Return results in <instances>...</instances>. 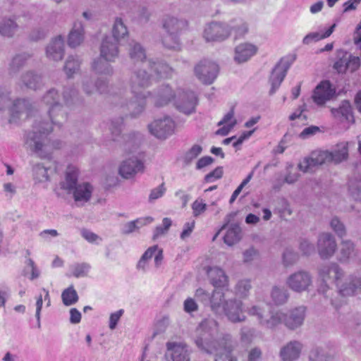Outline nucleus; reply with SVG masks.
<instances>
[{
  "label": "nucleus",
  "mask_w": 361,
  "mask_h": 361,
  "mask_svg": "<svg viewBox=\"0 0 361 361\" xmlns=\"http://www.w3.org/2000/svg\"><path fill=\"white\" fill-rule=\"evenodd\" d=\"M43 102L49 106L48 111L49 120L48 121H39L33 127V131L30 139L34 142L35 152L42 158L50 156L53 150L59 149L61 142L59 140L51 142L48 139V134L52 130V126H61L67 120V114L60 103V95L54 88L48 90L42 98Z\"/></svg>",
  "instance_id": "f257e3e1"
},
{
  "label": "nucleus",
  "mask_w": 361,
  "mask_h": 361,
  "mask_svg": "<svg viewBox=\"0 0 361 361\" xmlns=\"http://www.w3.org/2000/svg\"><path fill=\"white\" fill-rule=\"evenodd\" d=\"M219 324L212 318L203 319L196 328L194 343L202 353L213 355L214 361H238L232 354L234 347L228 334L218 336Z\"/></svg>",
  "instance_id": "f03ea898"
},
{
  "label": "nucleus",
  "mask_w": 361,
  "mask_h": 361,
  "mask_svg": "<svg viewBox=\"0 0 361 361\" xmlns=\"http://www.w3.org/2000/svg\"><path fill=\"white\" fill-rule=\"evenodd\" d=\"M152 85V75L145 68H137L133 71L129 85L134 100L128 102L123 94L114 97L113 102L121 109V112L132 118L137 117L145 109V99L151 96V92L145 89Z\"/></svg>",
  "instance_id": "7ed1b4c3"
},
{
  "label": "nucleus",
  "mask_w": 361,
  "mask_h": 361,
  "mask_svg": "<svg viewBox=\"0 0 361 361\" xmlns=\"http://www.w3.org/2000/svg\"><path fill=\"white\" fill-rule=\"evenodd\" d=\"M319 276L326 286L335 284L339 288V293L343 296L352 295L357 289H361V278H350L348 282L339 286L343 273L336 263H330L321 267Z\"/></svg>",
  "instance_id": "20e7f679"
},
{
  "label": "nucleus",
  "mask_w": 361,
  "mask_h": 361,
  "mask_svg": "<svg viewBox=\"0 0 361 361\" xmlns=\"http://www.w3.org/2000/svg\"><path fill=\"white\" fill-rule=\"evenodd\" d=\"M79 170L74 165H68L65 179L60 183L61 189L66 190L68 194H72L74 200L80 204L87 202L92 197L93 187L87 182L78 183Z\"/></svg>",
  "instance_id": "39448f33"
},
{
  "label": "nucleus",
  "mask_w": 361,
  "mask_h": 361,
  "mask_svg": "<svg viewBox=\"0 0 361 361\" xmlns=\"http://www.w3.org/2000/svg\"><path fill=\"white\" fill-rule=\"evenodd\" d=\"M188 26V22L182 18L167 16L163 20V27L166 34L162 39L163 45L169 49H180L179 35Z\"/></svg>",
  "instance_id": "423d86ee"
},
{
  "label": "nucleus",
  "mask_w": 361,
  "mask_h": 361,
  "mask_svg": "<svg viewBox=\"0 0 361 361\" xmlns=\"http://www.w3.org/2000/svg\"><path fill=\"white\" fill-rule=\"evenodd\" d=\"M312 276L305 270L295 271L290 274L286 280L287 287L297 293L308 292L312 286Z\"/></svg>",
  "instance_id": "0eeeda50"
},
{
  "label": "nucleus",
  "mask_w": 361,
  "mask_h": 361,
  "mask_svg": "<svg viewBox=\"0 0 361 361\" xmlns=\"http://www.w3.org/2000/svg\"><path fill=\"white\" fill-rule=\"evenodd\" d=\"M203 38L207 42H221L229 38L228 23L212 21L206 25L203 31Z\"/></svg>",
  "instance_id": "6e6552de"
},
{
  "label": "nucleus",
  "mask_w": 361,
  "mask_h": 361,
  "mask_svg": "<svg viewBox=\"0 0 361 361\" xmlns=\"http://www.w3.org/2000/svg\"><path fill=\"white\" fill-rule=\"evenodd\" d=\"M223 311L227 319L232 323L244 322L247 319L244 303L237 298L226 300L223 306Z\"/></svg>",
  "instance_id": "1a4fd4ad"
},
{
  "label": "nucleus",
  "mask_w": 361,
  "mask_h": 361,
  "mask_svg": "<svg viewBox=\"0 0 361 361\" xmlns=\"http://www.w3.org/2000/svg\"><path fill=\"white\" fill-rule=\"evenodd\" d=\"M197 99L194 92L178 90L174 104L180 112L189 115L195 111Z\"/></svg>",
  "instance_id": "9d476101"
},
{
  "label": "nucleus",
  "mask_w": 361,
  "mask_h": 361,
  "mask_svg": "<svg viewBox=\"0 0 361 361\" xmlns=\"http://www.w3.org/2000/svg\"><path fill=\"white\" fill-rule=\"evenodd\" d=\"M219 70V66L215 62L203 60L195 67V73L202 82L210 85L216 78Z\"/></svg>",
  "instance_id": "9b49d317"
},
{
  "label": "nucleus",
  "mask_w": 361,
  "mask_h": 361,
  "mask_svg": "<svg viewBox=\"0 0 361 361\" xmlns=\"http://www.w3.org/2000/svg\"><path fill=\"white\" fill-rule=\"evenodd\" d=\"M174 128L175 123L169 116L155 119L148 125L151 134L159 139H166L171 135Z\"/></svg>",
  "instance_id": "f8f14e48"
},
{
  "label": "nucleus",
  "mask_w": 361,
  "mask_h": 361,
  "mask_svg": "<svg viewBox=\"0 0 361 361\" xmlns=\"http://www.w3.org/2000/svg\"><path fill=\"white\" fill-rule=\"evenodd\" d=\"M191 350L184 342L166 343V358L167 361H190Z\"/></svg>",
  "instance_id": "ddd939ff"
},
{
  "label": "nucleus",
  "mask_w": 361,
  "mask_h": 361,
  "mask_svg": "<svg viewBox=\"0 0 361 361\" xmlns=\"http://www.w3.org/2000/svg\"><path fill=\"white\" fill-rule=\"evenodd\" d=\"M145 164L137 156H132L123 160L118 168L119 175L125 179L133 178L137 173H142Z\"/></svg>",
  "instance_id": "4468645a"
},
{
  "label": "nucleus",
  "mask_w": 361,
  "mask_h": 361,
  "mask_svg": "<svg viewBox=\"0 0 361 361\" xmlns=\"http://www.w3.org/2000/svg\"><path fill=\"white\" fill-rule=\"evenodd\" d=\"M337 249L334 236L329 233L319 234L317 239V251L322 259L331 258Z\"/></svg>",
  "instance_id": "2eb2a0df"
},
{
  "label": "nucleus",
  "mask_w": 361,
  "mask_h": 361,
  "mask_svg": "<svg viewBox=\"0 0 361 361\" xmlns=\"http://www.w3.org/2000/svg\"><path fill=\"white\" fill-rule=\"evenodd\" d=\"M306 307L300 305L290 310L285 313V326L290 330L300 327L306 317Z\"/></svg>",
  "instance_id": "dca6fc26"
},
{
  "label": "nucleus",
  "mask_w": 361,
  "mask_h": 361,
  "mask_svg": "<svg viewBox=\"0 0 361 361\" xmlns=\"http://www.w3.org/2000/svg\"><path fill=\"white\" fill-rule=\"evenodd\" d=\"M336 94V90L331 87L329 81H322L314 89L312 95L314 102L318 105H323L331 99Z\"/></svg>",
  "instance_id": "f3484780"
},
{
  "label": "nucleus",
  "mask_w": 361,
  "mask_h": 361,
  "mask_svg": "<svg viewBox=\"0 0 361 361\" xmlns=\"http://www.w3.org/2000/svg\"><path fill=\"white\" fill-rule=\"evenodd\" d=\"M289 66V64L283 60L280 61L275 66L269 78V82L271 84L269 94H274L279 88L281 82L286 75Z\"/></svg>",
  "instance_id": "a211bd4d"
},
{
  "label": "nucleus",
  "mask_w": 361,
  "mask_h": 361,
  "mask_svg": "<svg viewBox=\"0 0 361 361\" xmlns=\"http://www.w3.org/2000/svg\"><path fill=\"white\" fill-rule=\"evenodd\" d=\"M119 54L118 42L111 36H106L100 45V56L109 61H114Z\"/></svg>",
  "instance_id": "6ab92c4d"
},
{
  "label": "nucleus",
  "mask_w": 361,
  "mask_h": 361,
  "mask_svg": "<svg viewBox=\"0 0 361 361\" xmlns=\"http://www.w3.org/2000/svg\"><path fill=\"white\" fill-rule=\"evenodd\" d=\"M302 348L300 341H290L281 348L279 356L283 361H294L300 357Z\"/></svg>",
  "instance_id": "aec40b11"
},
{
  "label": "nucleus",
  "mask_w": 361,
  "mask_h": 361,
  "mask_svg": "<svg viewBox=\"0 0 361 361\" xmlns=\"http://www.w3.org/2000/svg\"><path fill=\"white\" fill-rule=\"evenodd\" d=\"M126 50L129 59L135 65L142 63L147 59L145 47L135 40L132 39L128 43Z\"/></svg>",
  "instance_id": "412c9836"
},
{
  "label": "nucleus",
  "mask_w": 361,
  "mask_h": 361,
  "mask_svg": "<svg viewBox=\"0 0 361 361\" xmlns=\"http://www.w3.org/2000/svg\"><path fill=\"white\" fill-rule=\"evenodd\" d=\"M204 269L212 286L214 287H226L228 286V276L221 268L216 266H208L204 267Z\"/></svg>",
  "instance_id": "4be33fe9"
},
{
  "label": "nucleus",
  "mask_w": 361,
  "mask_h": 361,
  "mask_svg": "<svg viewBox=\"0 0 361 361\" xmlns=\"http://www.w3.org/2000/svg\"><path fill=\"white\" fill-rule=\"evenodd\" d=\"M47 57L52 61L62 60L64 56V40L61 36L53 39L46 48Z\"/></svg>",
  "instance_id": "5701e85b"
},
{
  "label": "nucleus",
  "mask_w": 361,
  "mask_h": 361,
  "mask_svg": "<svg viewBox=\"0 0 361 361\" xmlns=\"http://www.w3.org/2000/svg\"><path fill=\"white\" fill-rule=\"evenodd\" d=\"M257 51L255 45L250 43H241L235 48L234 60L238 63L247 61Z\"/></svg>",
  "instance_id": "b1692460"
},
{
  "label": "nucleus",
  "mask_w": 361,
  "mask_h": 361,
  "mask_svg": "<svg viewBox=\"0 0 361 361\" xmlns=\"http://www.w3.org/2000/svg\"><path fill=\"white\" fill-rule=\"evenodd\" d=\"M82 87L84 92L87 95H92L95 92L99 94L105 93L108 88V82L106 80L99 78L94 82L90 78H85L82 80Z\"/></svg>",
  "instance_id": "393cba45"
},
{
  "label": "nucleus",
  "mask_w": 361,
  "mask_h": 361,
  "mask_svg": "<svg viewBox=\"0 0 361 361\" xmlns=\"http://www.w3.org/2000/svg\"><path fill=\"white\" fill-rule=\"evenodd\" d=\"M176 92H173L168 85L161 86L155 93L154 102L157 106H164L172 99L175 100Z\"/></svg>",
  "instance_id": "a878e982"
},
{
  "label": "nucleus",
  "mask_w": 361,
  "mask_h": 361,
  "mask_svg": "<svg viewBox=\"0 0 361 361\" xmlns=\"http://www.w3.org/2000/svg\"><path fill=\"white\" fill-rule=\"evenodd\" d=\"M332 115L341 121H346L348 123H354V118L352 113V106L347 100H343L338 108L331 109Z\"/></svg>",
  "instance_id": "bb28decb"
},
{
  "label": "nucleus",
  "mask_w": 361,
  "mask_h": 361,
  "mask_svg": "<svg viewBox=\"0 0 361 361\" xmlns=\"http://www.w3.org/2000/svg\"><path fill=\"white\" fill-rule=\"evenodd\" d=\"M358 251L355 249L353 242L349 240L341 242V247L339 253V260L341 262H348L355 259L357 257Z\"/></svg>",
  "instance_id": "cd10ccee"
},
{
  "label": "nucleus",
  "mask_w": 361,
  "mask_h": 361,
  "mask_svg": "<svg viewBox=\"0 0 361 361\" xmlns=\"http://www.w3.org/2000/svg\"><path fill=\"white\" fill-rule=\"evenodd\" d=\"M147 66L159 78H169L173 72V69L162 61H155L150 59L147 62Z\"/></svg>",
  "instance_id": "c85d7f7f"
},
{
  "label": "nucleus",
  "mask_w": 361,
  "mask_h": 361,
  "mask_svg": "<svg viewBox=\"0 0 361 361\" xmlns=\"http://www.w3.org/2000/svg\"><path fill=\"white\" fill-rule=\"evenodd\" d=\"M84 39L83 26L80 21L75 22L68 35V44L71 47L79 46Z\"/></svg>",
  "instance_id": "c756f323"
},
{
  "label": "nucleus",
  "mask_w": 361,
  "mask_h": 361,
  "mask_svg": "<svg viewBox=\"0 0 361 361\" xmlns=\"http://www.w3.org/2000/svg\"><path fill=\"white\" fill-rule=\"evenodd\" d=\"M109 62L106 59L100 56L94 60L92 68L97 74L110 76L113 75L114 69Z\"/></svg>",
  "instance_id": "7c9ffc66"
},
{
  "label": "nucleus",
  "mask_w": 361,
  "mask_h": 361,
  "mask_svg": "<svg viewBox=\"0 0 361 361\" xmlns=\"http://www.w3.org/2000/svg\"><path fill=\"white\" fill-rule=\"evenodd\" d=\"M229 27V37L232 32H234L235 38L243 37L248 32V25L242 19H233L228 22Z\"/></svg>",
  "instance_id": "2f4dec72"
},
{
  "label": "nucleus",
  "mask_w": 361,
  "mask_h": 361,
  "mask_svg": "<svg viewBox=\"0 0 361 361\" xmlns=\"http://www.w3.org/2000/svg\"><path fill=\"white\" fill-rule=\"evenodd\" d=\"M290 297L288 290L284 287L275 286L271 291V298L276 305H283L286 304Z\"/></svg>",
  "instance_id": "473e14b6"
},
{
  "label": "nucleus",
  "mask_w": 361,
  "mask_h": 361,
  "mask_svg": "<svg viewBox=\"0 0 361 361\" xmlns=\"http://www.w3.org/2000/svg\"><path fill=\"white\" fill-rule=\"evenodd\" d=\"M281 324L285 325V312L277 310L271 312L270 317L262 322V326L267 329H274Z\"/></svg>",
  "instance_id": "72a5a7b5"
},
{
  "label": "nucleus",
  "mask_w": 361,
  "mask_h": 361,
  "mask_svg": "<svg viewBox=\"0 0 361 361\" xmlns=\"http://www.w3.org/2000/svg\"><path fill=\"white\" fill-rule=\"evenodd\" d=\"M241 238V228L237 224H232L224 236V243L228 246L237 243Z\"/></svg>",
  "instance_id": "f704fd0d"
},
{
  "label": "nucleus",
  "mask_w": 361,
  "mask_h": 361,
  "mask_svg": "<svg viewBox=\"0 0 361 361\" xmlns=\"http://www.w3.org/2000/svg\"><path fill=\"white\" fill-rule=\"evenodd\" d=\"M331 155L329 160L330 162L340 163L345 160L348 157V143L341 142L336 145V147L331 152H329Z\"/></svg>",
  "instance_id": "c9c22d12"
},
{
  "label": "nucleus",
  "mask_w": 361,
  "mask_h": 361,
  "mask_svg": "<svg viewBox=\"0 0 361 361\" xmlns=\"http://www.w3.org/2000/svg\"><path fill=\"white\" fill-rule=\"evenodd\" d=\"M25 264L24 276L31 281L38 279L41 276V270L36 263L29 258L25 260Z\"/></svg>",
  "instance_id": "e433bc0d"
},
{
  "label": "nucleus",
  "mask_w": 361,
  "mask_h": 361,
  "mask_svg": "<svg viewBox=\"0 0 361 361\" xmlns=\"http://www.w3.org/2000/svg\"><path fill=\"white\" fill-rule=\"evenodd\" d=\"M152 221L153 218L151 216H147L143 219H137L135 221H129L123 226L122 228V233L130 234L140 227L150 224Z\"/></svg>",
  "instance_id": "4c0bfd02"
},
{
  "label": "nucleus",
  "mask_w": 361,
  "mask_h": 361,
  "mask_svg": "<svg viewBox=\"0 0 361 361\" xmlns=\"http://www.w3.org/2000/svg\"><path fill=\"white\" fill-rule=\"evenodd\" d=\"M80 59L77 56H69L67 58L63 70L68 78H70L78 73L80 69Z\"/></svg>",
  "instance_id": "58836bf2"
},
{
  "label": "nucleus",
  "mask_w": 361,
  "mask_h": 361,
  "mask_svg": "<svg viewBox=\"0 0 361 361\" xmlns=\"http://www.w3.org/2000/svg\"><path fill=\"white\" fill-rule=\"evenodd\" d=\"M158 246L154 245L149 247L141 256L140 259L137 263L136 269L139 271L145 272L147 270L149 262L154 256L155 252L157 250Z\"/></svg>",
  "instance_id": "ea45409f"
},
{
  "label": "nucleus",
  "mask_w": 361,
  "mask_h": 361,
  "mask_svg": "<svg viewBox=\"0 0 361 361\" xmlns=\"http://www.w3.org/2000/svg\"><path fill=\"white\" fill-rule=\"evenodd\" d=\"M128 34V28L123 20L121 18H116L112 27L113 36L111 37L115 39L116 41L119 42L120 39H123Z\"/></svg>",
  "instance_id": "a19ab883"
},
{
  "label": "nucleus",
  "mask_w": 361,
  "mask_h": 361,
  "mask_svg": "<svg viewBox=\"0 0 361 361\" xmlns=\"http://www.w3.org/2000/svg\"><path fill=\"white\" fill-rule=\"evenodd\" d=\"M209 302L212 311L218 313L221 307L224 305L225 300L224 293L220 290H214L212 295L209 296Z\"/></svg>",
  "instance_id": "79ce46f5"
},
{
  "label": "nucleus",
  "mask_w": 361,
  "mask_h": 361,
  "mask_svg": "<svg viewBox=\"0 0 361 361\" xmlns=\"http://www.w3.org/2000/svg\"><path fill=\"white\" fill-rule=\"evenodd\" d=\"M336 26V24H333L324 32H315L309 33L303 38V44H309L312 42H317L329 37L333 33Z\"/></svg>",
  "instance_id": "37998d69"
},
{
  "label": "nucleus",
  "mask_w": 361,
  "mask_h": 361,
  "mask_svg": "<svg viewBox=\"0 0 361 361\" xmlns=\"http://www.w3.org/2000/svg\"><path fill=\"white\" fill-rule=\"evenodd\" d=\"M330 156L329 151L317 150L312 152L309 157L313 166H317L330 162Z\"/></svg>",
  "instance_id": "c03bdc74"
},
{
  "label": "nucleus",
  "mask_w": 361,
  "mask_h": 361,
  "mask_svg": "<svg viewBox=\"0 0 361 361\" xmlns=\"http://www.w3.org/2000/svg\"><path fill=\"white\" fill-rule=\"evenodd\" d=\"M350 196L357 202H361V178H353L348 182Z\"/></svg>",
  "instance_id": "a18cd8bd"
},
{
  "label": "nucleus",
  "mask_w": 361,
  "mask_h": 361,
  "mask_svg": "<svg viewBox=\"0 0 361 361\" xmlns=\"http://www.w3.org/2000/svg\"><path fill=\"white\" fill-rule=\"evenodd\" d=\"M61 299L64 305L71 306L78 301L79 297L73 286H71L62 292Z\"/></svg>",
  "instance_id": "49530a36"
},
{
  "label": "nucleus",
  "mask_w": 361,
  "mask_h": 361,
  "mask_svg": "<svg viewBox=\"0 0 361 361\" xmlns=\"http://www.w3.org/2000/svg\"><path fill=\"white\" fill-rule=\"evenodd\" d=\"M17 30L16 23L11 19H4L0 22V35L4 37H12Z\"/></svg>",
  "instance_id": "de8ad7c7"
},
{
  "label": "nucleus",
  "mask_w": 361,
  "mask_h": 361,
  "mask_svg": "<svg viewBox=\"0 0 361 361\" xmlns=\"http://www.w3.org/2000/svg\"><path fill=\"white\" fill-rule=\"evenodd\" d=\"M63 95L65 103L68 106L80 102L78 91L73 86L66 87Z\"/></svg>",
  "instance_id": "09e8293b"
},
{
  "label": "nucleus",
  "mask_w": 361,
  "mask_h": 361,
  "mask_svg": "<svg viewBox=\"0 0 361 361\" xmlns=\"http://www.w3.org/2000/svg\"><path fill=\"white\" fill-rule=\"evenodd\" d=\"M251 288L252 285L250 280H240L235 286V294L241 298H246L248 296Z\"/></svg>",
  "instance_id": "8fccbe9b"
},
{
  "label": "nucleus",
  "mask_w": 361,
  "mask_h": 361,
  "mask_svg": "<svg viewBox=\"0 0 361 361\" xmlns=\"http://www.w3.org/2000/svg\"><path fill=\"white\" fill-rule=\"evenodd\" d=\"M24 85L28 88L36 90L42 85V78L33 72H27L24 75Z\"/></svg>",
  "instance_id": "3c124183"
},
{
  "label": "nucleus",
  "mask_w": 361,
  "mask_h": 361,
  "mask_svg": "<svg viewBox=\"0 0 361 361\" xmlns=\"http://www.w3.org/2000/svg\"><path fill=\"white\" fill-rule=\"evenodd\" d=\"M49 171H50V167L37 164L33 169L35 178L39 182L48 181L49 180Z\"/></svg>",
  "instance_id": "603ef678"
},
{
  "label": "nucleus",
  "mask_w": 361,
  "mask_h": 361,
  "mask_svg": "<svg viewBox=\"0 0 361 361\" xmlns=\"http://www.w3.org/2000/svg\"><path fill=\"white\" fill-rule=\"evenodd\" d=\"M247 314L252 317H256L259 325L264 321V315L266 313L264 306L261 304L252 305L246 309Z\"/></svg>",
  "instance_id": "864d4df0"
},
{
  "label": "nucleus",
  "mask_w": 361,
  "mask_h": 361,
  "mask_svg": "<svg viewBox=\"0 0 361 361\" xmlns=\"http://www.w3.org/2000/svg\"><path fill=\"white\" fill-rule=\"evenodd\" d=\"M133 18L140 22H147L151 16V12L145 6H137L131 11Z\"/></svg>",
  "instance_id": "5fc2aeb1"
},
{
  "label": "nucleus",
  "mask_w": 361,
  "mask_h": 361,
  "mask_svg": "<svg viewBox=\"0 0 361 361\" xmlns=\"http://www.w3.org/2000/svg\"><path fill=\"white\" fill-rule=\"evenodd\" d=\"M202 152V147L200 145H193L183 155L182 159L185 165L190 164Z\"/></svg>",
  "instance_id": "6e6d98bb"
},
{
  "label": "nucleus",
  "mask_w": 361,
  "mask_h": 361,
  "mask_svg": "<svg viewBox=\"0 0 361 361\" xmlns=\"http://www.w3.org/2000/svg\"><path fill=\"white\" fill-rule=\"evenodd\" d=\"M256 329L247 326H242L240 329V341L244 344H250L255 338Z\"/></svg>",
  "instance_id": "4d7b16f0"
},
{
  "label": "nucleus",
  "mask_w": 361,
  "mask_h": 361,
  "mask_svg": "<svg viewBox=\"0 0 361 361\" xmlns=\"http://www.w3.org/2000/svg\"><path fill=\"white\" fill-rule=\"evenodd\" d=\"M123 124V118L120 117L117 118H114L111 121L109 124V130L111 132L113 140H117L119 137L121 131L122 126Z\"/></svg>",
  "instance_id": "13d9d810"
},
{
  "label": "nucleus",
  "mask_w": 361,
  "mask_h": 361,
  "mask_svg": "<svg viewBox=\"0 0 361 361\" xmlns=\"http://www.w3.org/2000/svg\"><path fill=\"white\" fill-rule=\"evenodd\" d=\"M91 266L85 262L78 263L72 266V274L76 278L86 276Z\"/></svg>",
  "instance_id": "bf43d9fd"
},
{
  "label": "nucleus",
  "mask_w": 361,
  "mask_h": 361,
  "mask_svg": "<svg viewBox=\"0 0 361 361\" xmlns=\"http://www.w3.org/2000/svg\"><path fill=\"white\" fill-rule=\"evenodd\" d=\"M124 140V149L126 150L129 146L137 147L140 143L141 135L138 133H132L123 136Z\"/></svg>",
  "instance_id": "052dcab7"
},
{
  "label": "nucleus",
  "mask_w": 361,
  "mask_h": 361,
  "mask_svg": "<svg viewBox=\"0 0 361 361\" xmlns=\"http://www.w3.org/2000/svg\"><path fill=\"white\" fill-rule=\"evenodd\" d=\"M309 359L310 361H329V357L322 348L315 347L310 351Z\"/></svg>",
  "instance_id": "680f3d73"
},
{
  "label": "nucleus",
  "mask_w": 361,
  "mask_h": 361,
  "mask_svg": "<svg viewBox=\"0 0 361 361\" xmlns=\"http://www.w3.org/2000/svg\"><path fill=\"white\" fill-rule=\"evenodd\" d=\"M330 226L338 237L343 238L346 235L344 224L337 217H334L331 220Z\"/></svg>",
  "instance_id": "e2e57ef3"
},
{
  "label": "nucleus",
  "mask_w": 361,
  "mask_h": 361,
  "mask_svg": "<svg viewBox=\"0 0 361 361\" xmlns=\"http://www.w3.org/2000/svg\"><path fill=\"white\" fill-rule=\"evenodd\" d=\"M21 105L22 100L20 99H17L13 102V106L11 109V123H16L17 121L20 118L21 115Z\"/></svg>",
  "instance_id": "0e129e2a"
},
{
  "label": "nucleus",
  "mask_w": 361,
  "mask_h": 361,
  "mask_svg": "<svg viewBox=\"0 0 361 361\" xmlns=\"http://www.w3.org/2000/svg\"><path fill=\"white\" fill-rule=\"evenodd\" d=\"M286 175L285 176L283 182L288 184H293L298 180L300 174L296 171L293 164H288L286 166Z\"/></svg>",
  "instance_id": "69168bd1"
},
{
  "label": "nucleus",
  "mask_w": 361,
  "mask_h": 361,
  "mask_svg": "<svg viewBox=\"0 0 361 361\" xmlns=\"http://www.w3.org/2000/svg\"><path fill=\"white\" fill-rule=\"evenodd\" d=\"M300 250L305 255H310L314 252V245L307 238H302L300 241Z\"/></svg>",
  "instance_id": "338daca9"
},
{
  "label": "nucleus",
  "mask_w": 361,
  "mask_h": 361,
  "mask_svg": "<svg viewBox=\"0 0 361 361\" xmlns=\"http://www.w3.org/2000/svg\"><path fill=\"white\" fill-rule=\"evenodd\" d=\"M199 306L197 302L192 298H188L183 302V310L190 314L198 310Z\"/></svg>",
  "instance_id": "774afa93"
}]
</instances>
